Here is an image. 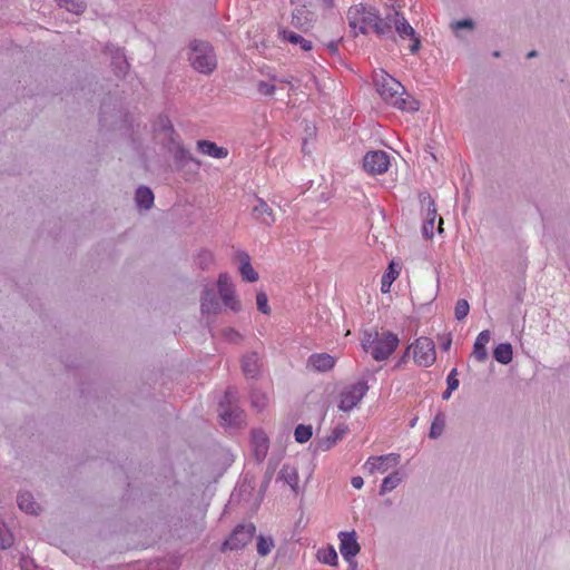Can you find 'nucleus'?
<instances>
[{
	"label": "nucleus",
	"mask_w": 570,
	"mask_h": 570,
	"mask_svg": "<svg viewBox=\"0 0 570 570\" xmlns=\"http://www.w3.org/2000/svg\"><path fill=\"white\" fill-rule=\"evenodd\" d=\"M346 19L355 37L360 33L367 35L370 31L380 37L392 32L390 17L382 18L379 9L371 4L357 3L351 6Z\"/></svg>",
	"instance_id": "nucleus-1"
},
{
	"label": "nucleus",
	"mask_w": 570,
	"mask_h": 570,
	"mask_svg": "<svg viewBox=\"0 0 570 570\" xmlns=\"http://www.w3.org/2000/svg\"><path fill=\"white\" fill-rule=\"evenodd\" d=\"M400 340L390 331H365L361 338L362 348L376 362L386 361L396 350Z\"/></svg>",
	"instance_id": "nucleus-2"
},
{
	"label": "nucleus",
	"mask_w": 570,
	"mask_h": 570,
	"mask_svg": "<svg viewBox=\"0 0 570 570\" xmlns=\"http://www.w3.org/2000/svg\"><path fill=\"white\" fill-rule=\"evenodd\" d=\"M374 82L377 94L389 105L401 110L414 111L419 109L416 101H411L407 104L406 99L402 97L405 88L392 76L381 71V73L375 75Z\"/></svg>",
	"instance_id": "nucleus-3"
},
{
	"label": "nucleus",
	"mask_w": 570,
	"mask_h": 570,
	"mask_svg": "<svg viewBox=\"0 0 570 570\" xmlns=\"http://www.w3.org/2000/svg\"><path fill=\"white\" fill-rule=\"evenodd\" d=\"M189 56L191 67L204 75H210L217 67V58L213 46L203 40H194L189 45Z\"/></svg>",
	"instance_id": "nucleus-4"
},
{
	"label": "nucleus",
	"mask_w": 570,
	"mask_h": 570,
	"mask_svg": "<svg viewBox=\"0 0 570 570\" xmlns=\"http://www.w3.org/2000/svg\"><path fill=\"white\" fill-rule=\"evenodd\" d=\"M371 374L370 370H366L363 377L357 383L346 386L340 394L338 409L343 412H350L362 401L368 391L366 375Z\"/></svg>",
	"instance_id": "nucleus-5"
},
{
	"label": "nucleus",
	"mask_w": 570,
	"mask_h": 570,
	"mask_svg": "<svg viewBox=\"0 0 570 570\" xmlns=\"http://www.w3.org/2000/svg\"><path fill=\"white\" fill-rule=\"evenodd\" d=\"M237 395V389L234 386L227 387L224 399L219 403V416L224 423L228 425H239L244 421V412L234 404Z\"/></svg>",
	"instance_id": "nucleus-6"
},
{
	"label": "nucleus",
	"mask_w": 570,
	"mask_h": 570,
	"mask_svg": "<svg viewBox=\"0 0 570 570\" xmlns=\"http://www.w3.org/2000/svg\"><path fill=\"white\" fill-rule=\"evenodd\" d=\"M256 528L253 523L238 524L229 538L223 543L222 551L240 550L245 548L255 535Z\"/></svg>",
	"instance_id": "nucleus-7"
},
{
	"label": "nucleus",
	"mask_w": 570,
	"mask_h": 570,
	"mask_svg": "<svg viewBox=\"0 0 570 570\" xmlns=\"http://www.w3.org/2000/svg\"><path fill=\"white\" fill-rule=\"evenodd\" d=\"M413 348V357L419 366L429 367L435 362V345L431 338H417Z\"/></svg>",
	"instance_id": "nucleus-8"
},
{
	"label": "nucleus",
	"mask_w": 570,
	"mask_h": 570,
	"mask_svg": "<svg viewBox=\"0 0 570 570\" xmlns=\"http://www.w3.org/2000/svg\"><path fill=\"white\" fill-rule=\"evenodd\" d=\"M390 167V157L383 150H372L365 154L363 158V168L371 175H381L387 171Z\"/></svg>",
	"instance_id": "nucleus-9"
},
{
	"label": "nucleus",
	"mask_w": 570,
	"mask_h": 570,
	"mask_svg": "<svg viewBox=\"0 0 570 570\" xmlns=\"http://www.w3.org/2000/svg\"><path fill=\"white\" fill-rule=\"evenodd\" d=\"M340 539V551L345 561L350 564H354L355 557L361 550V546L356 539V532L342 531L338 533Z\"/></svg>",
	"instance_id": "nucleus-10"
},
{
	"label": "nucleus",
	"mask_w": 570,
	"mask_h": 570,
	"mask_svg": "<svg viewBox=\"0 0 570 570\" xmlns=\"http://www.w3.org/2000/svg\"><path fill=\"white\" fill-rule=\"evenodd\" d=\"M217 286L224 305L234 312H238L240 309V303L235 297V289L230 276L226 273L220 274Z\"/></svg>",
	"instance_id": "nucleus-11"
},
{
	"label": "nucleus",
	"mask_w": 570,
	"mask_h": 570,
	"mask_svg": "<svg viewBox=\"0 0 570 570\" xmlns=\"http://www.w3.org/2000/svg\"><path fill=\"white\" fill-rule=\"evenodd\" d=\"M399 462L400 454L390 453L386 455L368 458L367 461L365 462V468L368 470L370 473H374L375 471L384 473L387 471L390 465H397Z\"/></svg>",
	"instance_id": "nucleus-12"
},
{
	"label": "nucleus",
	"mask_w": 570,
	"mask_h": 570,
	"mask_svg": "<svg viewBox=\"0 0 570 570\" xmlns=\"http://www.w3.org/2000/svg\"><path fill=\"white\" fill-rule=\"evenodd\" d=\"M252 448L255 460L258 463L263 462L269 449L268 436L263 430L257 429L252 431Z\"/></svg>",
	"instance_id": "nucleus-13"
},
{
	"label": "nucleus",
	"mask_w": 570,
	"mask_h": 570,
	"mask_svg": "<svg viewBox=\"0 0 570 570\" xmlns=\"http://www.w3.org/2000/svg\"><path fill=\"white\" fill-rule=\"evenodd\" d=\"M253 218L265 226H272L275 223V215L272 207L262 198L256 199L252 208Z\"/></svg>",
	"instance_id": "nucleus-14"
},
{
	"label": "nucleus",
	"mask_w": 570,
	"mask_h": 570,
	"mask_svg": "<svg viewBox=\"0 0 570 570\" xmlns=\"http://www.w3.org/2000/svg\"><path fill=\"white\" fill-rule=\"evenodd\" d=\"M314 13L305 7L296 8L292 12L291 24L303 32L308 31L313 26Z\"/></svg>",
	"instance_id": "nucleus-15"
},
{
	"label": "nucleus",
	"mask_w": 570,
	"mask_h": 570,
	"mask_svg": "<svg viewBox=\"0 0 570 570\" xmlns=\"http://www.w3.org/2000/svg\"><path fill=\"white\" fill-rule=\"evenodd\" d=\"M348 432V426L344 423L338 424L333 429L330 435L318 440L317 449L321 451H328L338 441H341Z\"/></svg>",
	"instance_id": "nucleus-16"
},
{
	"label": "nucleus",
	"mask_w": 570,
	"mask_h": 570,
	"mask_svg": "<svg viewBox=\"0 0 570 570\" xmlns=\"http://www.w3.org/2000/svg\"><path fill=\"white\" fill-rule=\"evenodd\" d=\"M168 150L173 155L174 159L179 164L195 163L197 166H200V161L197 160L188 149H186L178 139H175V142H168Z\"/></svg>",
	"instance_id": "nucleus-17"
},
{
	"label": "nucleus",
	"mask_w": 570,
	"mask_h": 570,
	"mask_svg": "<svg viewBox=\"0 0 570 570\" xmlns=\"http://www.w3.org/2000/svg\"><path fill=\"white\" fill-rule=\"evenodd\" d=\"M236 258L239 262V273L243 279L254 283L258 279V274L250 264V257L246 252H237Z\"/></svg>",
	"instance_id": "nucleus-18"
},
{
	"label": "nucleus",
	"mask_w": 570,
	"mask_h": 570,
	"mask_svg": "<svg viewBox=\"0 0 570 570\" xmlns=\"http://www.w3.org/2000/svg\"><path fill=\"white\" fill-rule=\"evenodd\" d=\"M491 333L489 330L482 331L473 345L472 356L480 363L488 360L487 344L490 342Z\"/></svg>",
	"instance_id": "nucleus-19"
},
{
	"label": "nucleus",
	"mask_w": 570,
	"mask_h": 570,
	"mask_svg": "<svg viewBox=\"0 0 570 570\" xmlns=\"http://www.w3.org/2000/svg\"><path fill=\"white\" fill-rule=\"evenodd\" d=\"M308 365L317 372H327L335 365V358L327 353H315L308 357Z\"/></svg>",
	"instance_id": "nucleus-20"
},
{
	"label": "nucleus",
	"mask_w": 570,
	"mask_h": 570,
	"mask_svg": "<svg viewBox=\"0 0 570 570\" xmlns=\"http://www.w3.org/2000/svg\"><path fill=\"white\" fill-rule=\"evenodd\" d=\"M17 503L19 509L28 514L38 515L41 512L40 504L35 501L33 495L28 491L18 494Z\"/></svg>",
	"instance_id": "nucleus-21"
},
{
	"label": "nucleus",
	"mask_w": 570,
	"mask_h": 570,
	"mask_svg": "<svg viewBox=\"0 0 570 570\" xmlns=\"http://www.w3.org/2000/svg\"><path fill=\"white\" fill-rule=\"evenodd\" d=\"M200 308L203 314H216L220 311L218 298L213 288L203 291Z\"/></svg>",
	"instance_id": "nucleus-22"
},
{
	"label": "nucleus",
	"mask_w": 570,
	"mask_h": 570,
	"mask_svg": "<svg viewBox=\"0 0 570 570\" xmlns=\"http://www.w3.org/2000/svg\"><path fill=\"white\" fill-rule=\"evenodd\" d=\"M387 17H390L391 23L395 26V30L400 37L414 38L416 32L413 29V27L407 22L403 14L395 11L393 14H389Z\"/></svg>",
	"instance_id": "nucleus-23"
},
{
	"label": "nucleus",
	"mask_w": 570,
	"mask_h": 570,
	"mask_svg": "<svg viewBox=\"0 0 570 570\" xmlns=\"http://www.w3.org/2000/svg\"><path fill=\"white\" fill-rule=\"evenodd\" d=\"M242 368L245 376L256 379L259 374L261 365L257 353L252 352L242 358Z\"/></svg>",
	"instance_id": "nucleus-24"
},
{
	"label": "nucleus",
	"mask_w": 570,
	"mask_h": 570,
	"mask_svg": "<svg viewBox=\"0 0 570 570\" xmlns=\"http://www.w3.org/2000/svg\"><path fill=\"white\" fill-rule=\"evenodd\" d=\"M197 148L202 154L217 159L225 158L228 155L226 148L219 147L210 140H198Z\"/></svg>",
	"instance_id": "nucleus-25"
},
{
	"label": "nucleus",
	"mask_w": 570,
	"mask_h": 570,
	"mask_svg": "<svg viewBox=\"0 0 570 570\" xmlns=\"http://www.w3.org/2000/svg\"><path fill=\"white\" fill-rule=\"evenodd\" d=\"M279 36L283 40L291 42L292 45L299 46V48L304 51H311L313 49L312 41L305 39L301 35L287 30V29H281Z\"/></svg>",
	"instance_id": "nucleus-26"
},
{
	"label": "nucleus",
	"mask_w": 570,
	"mask_h": 570,
	"mask_svg": "<svg viewBox=\"0 0 570 570\" xmlns=\"http://www.w3.org/2000/svg\"><path fill=\"white\" fill-rule=\"evenodd\" d=\"M135 199L137 206L142 209H150L154 205V194L149 187L140 186L136 190Z\"/></svg>",
	"instance_id": "nucleus-27"
},
{
	"label": "nucleus",
	"mask_w": 570,
	"mask_h": 570,
	"mask_svg": "<svg viewBox=\"0 0 570 570\" xmlns=\"http://www.w3.org/2000/svg\"><path fill=\"white\" fill-rule=\"evenodd\" d=\"M278 479L286 482L296 493L298 489V473L297 470L289 465H283L278 473Z\"/></svg>",
	"instance_id": "nucleus-28"
},
{
	"label": "nucleus",
	"mask_w": 570,
	"mask_h": 570,
	"mask_svg": "<svg viewBox=\"0 0 570 570\" xmlns=\"http://www.w3.org/2000/svg\"><path fill=\"white\" fill-rule=\"evenodd\" d=\"M493 357L499 363L507 365L512 361L513 350L510 343H501L493 350Z\"/></svg>",
	"instance_id": "nucleus-29"
},
{
	"label": "nucleus",
	"mask_w": 570,
	"mask_h": 570,
	"mask_svg": "<svg viewBox=\"0 0 570 570\" xmlns=\"http://www.w3.org/2000/svg\"><path fill=\"white\" fill-rule=\"evenodd\" d=\"M111 65L115 68L117 77H124L129 68V63L127 62L125 55L119 49H116Z\"/></svg>",
	"instance_id": "nucleus-30"
},
{
	"label": "nucleus",
	"mask_w": 570,
	"mask_h": 570,
	"mask_svg": "<svg viewBox=\"0 0 570 570\" xmlns=\"http://www.w3.org/2000/svg\"><path fill=\"white\" fill-rule=\"evenodd\" d=\"M402 481V476L399 471H394L383 479V482L380 488V495H384L385 493L394 490Z\"/></svg>",
	"instance_id": "nucleus-31"
},
{
	"label": "nucleus",
	"mask_w": 570,
	"mask_h": 570,
	"mask_svg": "<svg viewBox=\"0 0 570 570\" xmlns=\"http://www.w3.org/2000/svg\"><path fill=\"white\" fill-rule=\"evenodd\" d=\"M159 128L164 132V135L167 137L168 142H175V139L179 138V135L175 130L171 121L167 116H160L159 117Z\"/></svg>",
	"instance_id": "nucleus-32"
},
{
	"label": "nucleus",
	"mask_w": 570,
	"mask_h": 570,
	"mask_svg": "<svg viewBox=\"0 0 570 570\" xmlns=\"http://www.w3.org/2000/svg\"><path fill=\"white\" fill-rule=\"evenodd\" d=\"M317 559L328 566H337V553L333 546H328L325 549H321L317 552Z\"/></svg>",
	"instance_id": "nucleus-33"
},
{
	"label": "nucleus",
	"mask_w": 570,
	"mask_h": 570,
	"mask_svg": "<svg viewBox=\"0 0 570 570\" xmlns=\"http://www.w3.org/2000/svg\"><path fill=\"white\" fill-rule=\"evenodd\" d=\"M445 428V415L442 412H439L434 420L432 421L429 436L431 439H438L444 431Z\"/></svg>",
	"instance_id": "nucleus-34"
},
{
	"label": "nucleus",
	"mask_w": 570,
	"mask_h": 570,
	"mask_svg": "<svg viewBox=\"0 0 570 570\" xmlns=\"http://www.w3.org/2000/svg\"><path fill=\"white\" fill-rule=\"evenodd\" d=\"M399 276V272L394 268L393 263L390 264L387 272L382 276L381 292L386 294L391 291L392 283Z\"/></svg>",
	"instance_id": "nucleus-35"
},
{
	"label": "nucleus",
	"mask_w": 570,
	"mask_h": 570,
	"mask_svg": "<svg viewBox=\"0 0 570 570\" xmlns=\"http://www.w3.org/2000/svg\"><path fill=\"white\" fill-rule=\"evenodd\" d=\"M59 6L76 14L82 13L87 7L83 0H59Z\"/></svg>",
	"instance_id": "nucleus-36"
},
{
	"label": "nucleus",
	"mask_w": 570,
	"mask_h": 570,
	"mask_svg": "<svg viewBox=\"0 0 570 570\" xmlns=\"http://www.w3.org/2000/svg\"><path fill=\"white\" fill-rule=\"evenodd\" d=\"M14 537L12 532L7 528L6 523L0 522V548L6 550L13 546Z\"/></svg>",
	"instance_id": "nucleus-37"
},
{
	"label": "nucleus",
	"mask_w": 570,
	"mask_h": 570,
	"mask_svg": "<svg viewBox=\"0 0 570 570\" xmlns=\"http://www.w3.org/2000/svg\"><path fill=\"white\" fill-rule=\"evenodd\" d=\"M420 202L422 206H426V217L425 218H432V220H435L436 218V208L433 198L428 193H421L420 194Z\"/></svg>",
	"instance_id": "nucleus-38"
},
{
	"label": "nucleus",
	"mask_w": 570,
	"mask_h": 570,
	"mask_svg": "<svg viewBox=\"0 0 570 570\" xmlns=\"http://www.w3.org/2000/svg\"><path fill=\"white\" fill-rule=\"evenodd\" d=\"M196 265L202 269H208L209 266L214 263V255L212 252L202 249L196 258H195Z\"/></svg>",
	"instance_id": "nucleus-39"
},
{
	"label": "nucleus",
	"mask_w": 570,
	"mask_h": 570,
	"mask_svg": "<svg viewBox=\"0 0 570 570\" xmlns=\"http://www.w3.org/2000/svg\"><path fill=\"white\" fill-rule=\"evenodd\" d=\"M312 426L305 424H298L294 431L295 441L298 443L307 442L312 438Z\"/></svg>",
	"instance_id": "nucleus-40"
},
{
	"label": "nucleus",
	"mask_w": 570,
	"mask_h": 570,
	"mask_svg": "<svg viewBox=\"0 0 570 570\" xmlns=\"http://www.w3.org/2000/svg\"><path fill=\"white\" fill-rule=\"evenodd\" d=\"M274 547V541L272 538H265L259 535L257 539V552L259 556H267Z\"/></svg>",
	"instance_id": "nucleus-41"
},
{
	"label": "nucleus",
	"mask_w": 570,
	"mask_h": 570,
	"mask_svg": "<svg viewBox=\"0 0 570 570\" xmlns=\"http://www.w3.org/2000/svg\"><path fill=\"white\" fill-rule=\"evenodd\" d=\"M470 311V305L466 299H459L455 304L454 316L456 321H463Z\"/></svg>",
	"instance_id": "nucleus-42"
},
{
	"label": "nucleus",
	"mask_w": 570,
	"mask_h": 570,
	"mask_svg": "<svg viewBox=\"0 0 570 570\" xmlns=\"http://www.w3.org/2000/svg\"><path fill=\"white\" fill-rule=\"evenodd\" d=\"M256 304L259 312H262L263 314H269L271 308L268 306V298L264 292L257 293Z\"/></svg>",
	"instance_id": "nucleus-43"
},
{
	"label": "nucleus",
	"mask_w": 570,
	"mask_h": 570,
	"mask_svg": "<svg viewBox=\"0 0 570 570\" xmlns=\"http://www.w3.org/2000/svg\"><path fill=\"white\" fill-rule=\"evenodd\" d=\"M474 28V21L472 19H462L451 23V29L458 32L460 29L472 30Z\"/></svg>",
	"instance_id": "nucleus-44"
},
{
	"label": "nucleus",
	"mask_w": 570,
	"mask_h": 570,
	"mask_svg": "<svg viewBox=\"0 0 570 570\" xmlns=\"http://www.w3.org/2000/svg\"><path fill=\"white\" fill-rule=\"evenodd\" d=\"M434 223L435 220H432V218H425L423 226H422V234L426 239H430L434 235Z\"/></svg>",
	"instance_id": "nucleus-45"
},
{
	"label": "nucleus",
	"mask_w": 570,
	"mask_h": 570,
	"mask_svg": "<svg viewBox=\"0 0 570 570\" xmlns=\"http://www.w3.org/2000/svg\"><path fill=\"white\" fill-rule=\"evenodd\" d=\"M456 376H458V370L453 368L446 377V384H448V387L450 389V391H455L459 387L460 382Z\"/></svg>",
	"instance_id": "nucleus-46"
},
{
	"label": "nucleus",
	"mask_w": 570,
	"mask_h": 570,
	"mask_svg": "<svg viewBox=\"0 0 570 570\" xmlns=\"http://www.w3.org/2000/svg\"><path fill=\"white\" fill-rule=\"evenodd\" d=\"M258 91L264 96H272L275 92V86L266 81H259Z\"/></svg>",
	"instance_id": "nucleus-47"
},
{
	"label": "nucleus",
	"mask_w": 570,
	"mask_h": 570,
	"mask_svg": "<svg viewBox=\"0 0 570 570\" xmlns=\"http://www.w3.org/2000/svg\"><path fill=\"white\" fill-rule=\"evenodd\" d=\"M264 395L262 394H258V393H253L252 394V404L253 406L259 409L264 405Z\"/></svg>",
	"instance_id": "nucleus-48"
},
{
	"label": "nucleus",
	"mask_w": 570,
	"mask_h": 570,
	"mask_svg": "<svg viewBox=\"0 0 570 570\" xmlns=\"http://www.w3.org/2000/svg\"><path fill=\"white\" fill-rule=\"evenodd\" d=\"M411 39H412V43L409 49H410L411 53H416L421 47L420 38L416 37V35H415L414 38H411Z\"/></svg>",
	"instance_id": "nucleus-49"
},
{
	"label": "nucleus",
	"mask_w": 570,
	"mask_h": 570,
	"mask_svg": "<svg viewBox=\"0 0 570 570\" xmlns=\"http://www.w3.org/2000/svg\"><path fill=\"white\" fill-rule=\"evenodd\" d=\"M351 484L355 489H361L364 484L363 478L362 476H353L351 480Z\"/></svg>",
	"instance_id": "nucleus-50"
},
{
	"label": "nucleus",
	"mask_w": 570,
	"mask_h": 570,
	"mask_svg": "<svg viewBox=\"0 0 570 570\" xmlns=\"http://www.w3.org/2000/svg\"><path fill=\"white\" fill-rule=\"evenodd\" d=\"M410 351H411V346H409V347L405 350L404 354L401 356V358H400V361H399V363H397V366H399L400 364H402V363H405V362H406V360H407V358H409V356H410Z\"/></svg>",
	"instance_id": "nucleus-51"
},
{
	"label": "nucleus",
	"mask_w": 570,
	"mask_h": 570,
	"mask_svg": "<svg viewBox=\"0 0 570 570\" xmlns=\"http://www.w3.org/2000/svg\"><path fill=\"white\" fill-rule=\"evenodd\" d=\"M327 48H328V50H330L332 53H335V52H337L338 45H337V42L332 41V42H330V43L327 45Z\"/></svg>",
	"instance_id": "nucleus-52"
},
{
	"label": "nucleus",
	"mask_w": 570,
	"mask_h": 570,
	"mask_svg": "<svg viewBox=\"0 0 570 570\" xmlns=\"http://www.w3.org/2000/svg\"><path fill=\"white\" fill-rule=\"evenodd\" d=\"M452 392L453 391H450V389L446 387V390L442 393V399L443 400H449L451 397Z\"/></svg>",
	"instance_id": "nucleus-53"
},
{
	"label": "nucleus",
	"mask_w": 570,
	"mask_h": 570,
	"mask_svg": "<svg viewBox=\"0 0 570 570\" xmlns=\"http://www.w3.org/2000/svg\"><path fill=\"white\" fill-rule=\"evenodd\" d=\"M326 8H333L334 7V0H323Z\"/></svg>",
	"instance_id": "nucleus-54"
},
{
	"label": "nucleus",
	"mask_w": 570,
	"mask_h": 570,
	"mask_svg": "<svg viewBox=\"0 0 570 570\" xmlns=\"http://www.w3.org/2000/svg\"><path fill=\"white\" fill-rule=\"evenodd\" d=\"M537 56H538V52L535 50H531V51L528 52L527 58L530 59V58H534Z\"/></svg>",
	"instance_id": "nucleus-55"
},
{
	"label": "nucleus",
	"mask_w": 570,
	"mask_h": 570,
	"mask_svg": "<svg viewBox=\"0 0 570 570\" xmlns=\"http://www.w3.org/2000/svg\"><path fill=\"white\" fill-rule=\"evenodd\" d=\"M450 345H451V340H449L446 343H444V344L442 345V347H443L444 350H449V348H450Z\"/></svg>",
	"instance_id": "nucleus-56"
},
{
	"label": "nucleus",
	"mask_w": 570,
	"mask_h": 570,
	"mask_svg": "<svg viewBox=\"0 0 570 570\" xmlns=\"http://www.w3.org/2000/svg\"><path fill=\"white\" fill-rule=\"evenodd\" d=\"M229 334L233 336H239V334L237 332H235L234 330H229Z\"/></svg>",
	"instance_id": "nucleus-57"
},
{
	"label": "nucleus",
	"mask_w": 570,
	"mask_h": 570,
	"mask_svg": "<svg viewBox=\"0 0 570 570\" xmlns=\"http://www.w3.org/2000/svg\"><path fill=\"white\" fill-rule=\"evenodd\" d=\"M351 567V570H357V563L356 561L354 560V564L353 566H350Z\"/></svg>",
	"instance_id": "nucleus-58"
},
{
	"label": "nucleus",
	"mask_w": 570,
	"mask_h": 570,
	"mask_svg": "<svg viewBox=\"0 0 570 570\" xmlns=\"http://www.w3.org/2000/svg\"><path fill=\"white\" fill-rule=\"evenodd\" d=\"M442 224H443V218H440V225H439V230L442 232Z\"/></svg>",
	"instance_id": "nucleus-59"
},
{
	"label": "nucleus",
	"mask_w": 570,
	"mask_h": 570,
	"mask_svg": "<svg viewBox=\"0 0 570 570\" xmlns=\"http://www.w3.org/2000/svg\"><path fill=\"white\" fill-rule=\"evenodd\" d=\"M493 57H497V58L500 57V51H494Z\"/></svg>",
	"instance_id": "nucleus-60"
},
{
	"label": "nucleus",
	"mask_w": 570,
	"mask_h": 570,
	"mask_svg": "<svg viewBox=\"0 0 570 570\" xmlns=\"http://www.w3.org/2000/svg\"><path fill=\"white\" fill-rule=\"evenodd\" d=\"M292 3H294V0H291Z\"/></svg>",
	"instance_id": "nucleus-61"
}]
</instances>
